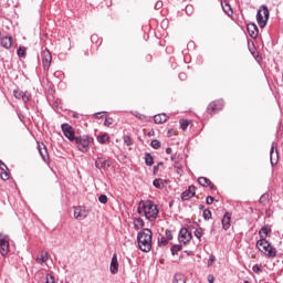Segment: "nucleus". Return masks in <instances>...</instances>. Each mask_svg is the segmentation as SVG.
Here are the masks:
<instances>
[{
	"instance_id": "0eeeda50",
	"label": "nucleus",
	"mask_w": 283,
	"mask_h": 283,
	"mask_svg": "<svg viewBox=\"0 0 283 283\" xmlns=\"http://www.w3.org/2000/svg\"><path fill=\"white\" fill-rule=\"evenodd\" d=\"M73 216L75 220H85V218L90 216V210L85 206H77V207H74Z\"/></svg>"
},
{
	"instance_id": "39448f33",
	"label": "nucleus",
	"mask_w": 283,
	"mask_h": 283,
	"mask_svg": "<svg viewBox=\"0 0 283 283\" xmlns=\"http://www.w3.org/2000/svg\"><path fill=\"white\" fill-rule=\"evenodd\" d=\"M270 12L269 7L261 6L256 12V21L260 28H266V21H269Z\"/></svg>"
},
{
	"instance_id": "412c9836",
	"label": "nucleus",
	"mask_w": 283,
	"mask_h": 283,
	"mask_svg": "<svg viewBox=\"0 0 283 283\" xmlns=\"http://www.w3.org/2000/svg\"><path fill=\"white\" fill-rule=\"evenodd\" d=\"M154 122L157 125H161V123H167V114L161 113L154 116Z\"/></svg>"
},
{
	"instance_id": "6ab92c4d",
	"label": "nucleus",
	"mask_w": 283,
	"mask_h": 283,
	"mask_svg": "<svg viewBox=\"0 0 283 283\" xmlns=\"http://www.w3.org/2000/svg\"><path fill=\"white\" fill-rule=\"evenodd\" d=\"M0 43L2 48H4L6 50H10L12 48V36H3L0 40Z\"/></svg>"
},
{
	"instance_id": "864d4df0",
	"label": "nucleus",
	"mask_w": 283,
	"mask_h": 283,
	"mask_svg": "<svg viewBox=\"0 0 283 283\" xmlns=\"http://www.w3.org/2000/svg\"><path fill=\"white\" fill-rule=\"evenodd\" d=\"M18 118L23 122V119L25 118V116H23L22 114H18Z\"/></svg>"
},
{
	"instance_id": "9b49d317",
	"label": "nucleus",
	"mask_w": 283,
	"mask_h": 283,
	"mask_svg": "<svg viewBox=\"0 0 283 283\" xmlns=\"http://www.w3.org/2000/svg\"><path fill=\"white\" fill-rule=\"evenodd\" d=\"M224 107V102L222 99H218L214 102H211L208 105L207 112L208 114H216V112H220Z\"/></svg>"
},
{
	"instance_id": "473e14b6",
	"label": "nucleus",
	"mask_w": 283,
	"mask_h": 283,
	"mask_svg": "<svg viewBox=\"0 0 283 283\" xmlns=\"http://www.w3.org/2000/svg\"><path fill=\"white\" fill-rule=\"evenodd\" d=\"M150 145H151L153 149H160L161 144H160V140L154 139V140H151Z\"/></svg>"
},
{
	"instance_id": "4be33fe9",
	"label": "nucleus",
	"mask_w": 283,
	"mask_h": 283,
	"mask_svg": "<svg viewBox=\"0 0 283 283\" xmlns=\"http://www.w3.org/2000/svg\"><path fill=\"white\" fill-rule=\"evenodd\" d=\"M153 185L156 189H165V185H167V180L158 178L153 181Z\"/></svg>"
},
{
	"instance_id": "4d7b16f0",
	"label": "nucleus",
	"mask_w": 283,
	"mask_h": 283,
	"mask_svg": "<svg viewBox=\"0 0 283 283\" xmlns=\"http://www.w3.org/2000/svg\"><path fill=\"white\" fill-rule=\"evenodd\" d=\"M171 151H172V149L170 148V147H168L167 149H166V154H171Z\"/></svg>"
},
{
	"instance_id": "0e129e2a",
	"label": "nucleus",
	"mask_w": 283,
	"mask_h": 283,
	"mask_svg": "<svg viewBox=\"0 0 283 283\" xmlns=\"http://www.w3.org/2000/svg\"><path fill=\"white\" fill-rule=\"evenodd\" d=\"M170 158H171V160H174V156H171Z\"/></svg>"
},
{
	"instance_id": "58836bf2",
	"label": "nucleus",
	"mask_w": 283,
	"mask_h": 283,
	"mask_svg": "<svg viewBox=\"0 0 283 283\" xmlns=\"http://www.w3.org/2000/svg\"><path fill=\"white\" fill-rule=\"evenodd\" d=\"M186 13H187L188 15L193 14V7H192L191 4H188V6L186 7Z\"/></svg>"
},
{
	"instance_id": "13d9d810",
	"label": "nucleus",
	"mask_w": 283,
	"mask_h": 283,
	"mask_svg": "<svg viewBox=\"0 0 283 283\" xmlns=\"http://www.w3.org/2000/svg\"><path fill=\"white\" fill-rule=\"evenodd\" d=\"M208 187H210V189H216V185H213L211 181H210V185Z\"/></svg>"
},
{
	"instance_id": "49530a36",
	"label": "nucleus",
	"mask_w": 283,
	"mask_h": 283,
	"mask_svg": "<svg viewBox=\"0 0 283 283\" xmlns=\"http://www.w3.org/2000/svg\"><path fill=\"white\" fill-rule=\"evenodd\" d=\"M112 123H113L112 118H106V119L104 120V125H105L106 127H109V125H112Z\"/></svg>"
},
{
	"instance_id": "b1692460",
	"label": "nucleus",
	"mask_w": 283,
	"mask_h": 283,
	"mask_svg": "<svg viewBox=\"0 0 283 283\" xmlns=\"http://www.w3.org/2000/svg\"><path fill=\"white\" fill-rule=\"evenodd\" d=\"M39 153L42 157V160H44V163H48V159L50 158L48 156V148L45 146H43V148H41V146H39Z\"/></svg>"
},
{
	"instance_id": "5fc2aeb1",
	"label": "nucleus",
	"mask_w": 283,
	"mask_h": 283,
	"mask_svg": "<svg viewBox=\"0 0 283 283\" xmlns=\"http://www.w3.org/2000/svg\"><path fill=\"white\" fill-rule=\"evenodd\" d=\"M264 200H266V196H261V198H260V202H264Z\"/></svg>"
},
{
	"instance_id": "2eb2a0df",
	"label": "nucleus",
	"mask_w": 283,
	"mask_h": 283,
	"mask_svg": "<svg viewBox=\"0 0 283 283\" xmlns=\"http://www.w3.org/2000/svg\"><path fill=\"white\" fill-rule=\"evenodd\" d=\"M109 271L112 275H116V273H118V255L116 253L112 256Z\"/></svg>"
},
{
	"instance_id": "bf43d9fd",
	"label": "nucleus",
	"mask_w": 283,
	"mask_h": 283,
	"mask_svg": "<svg viewBox=\"0 0 283 283\" xmlns=\"http://www.w3.org/2000/svg\"><path fill=\"white\" fill-rule=\"evenodd\" d=\"M96 39V35L91 36V41H94Z\"/></svg>"
},
{
	"instance_id": "393cba45",
	"label": "nucleus",
	"mask_w": 283,
	"mask_h": 283,
	"mask_svg": "<svg viewBox=\"0 0 283 283\" xmlns=\"http://www.w3.org/2000/svg\"><path fill=\"white\" fill-rule=\"evenodd\" d=\"M134 227L138 231L139 229H143V227H145V221L142 218H137L134 220Z\"/></svg>"
},
{
	"instance_id": "4468645a",
	"label": "nucleus",
	"mask_w": 283,
	"mask_h": 283,
	"mask_svg": "<svg viewBox=\"0 0 283 283\" xmlns=\"http://www.w3.org/2000/svg\"><path fill=\"white\" fill-rule=\"evenodd\" d=\"M193 196H196V186H189L188 189L181 193V200H191Z\"/></svg>"
},
{
	"instance_id": "052dcab7",
	"label": "nucleus",
	"mask_w": 283,
	"mask_h": 283,
	"mask_svg": "<svg viewBox=\"0 0 283 283\" xmlns=\"http://www.w3.org/2000/svg\"><path fill=\"white\" fill-rule=\"evenodd\" d=\"M163 163L157 164L158 167H161Z\"/></svg>"
},
{
	"instance_id": "c9c22d12",
	"label": "nucleus",
	"mask_w": 283,
	"mask_h": 283,
	"mask_svg": "<svg viewBox=\"0 0 283 283\" xmlns=\"http://www.w3.org/2000/svg\"><path fill=\"white\" fill-rule=\"evenodd\" d=\"M252 271H253V273H258V274L262 273V265L254 264L252 268Z\"/></svg>"
},
{
	"instance_id": "a18cd8bd",
	"label": "nucleus",
	"mask_w": 283,
	"mask_h": 283,
	"mask_svg": "<svg viewBox=\"0 0 283 283\" xmlns=\"http://www.w3.org/2000/svg\"><path fill=\"white\" fill-rule=\"evenodd\" d=\"M160 8H163V1H157L155 4V10H160Z\"/></svg>"
},
{
	"instance_id": "2f4dec72",
	"label": "nucleus",
	"mask_w": 283,
	"mask_h": 283,
	"mask_svg": "<svg viewBox=\"0 0 283 283\" xmlns=\"http://www.w3.org/2000/svg\"><path fill=\"white\" fill-rule=\"evenodd\" d=\"M18 56H20V59H25V46H20L17 51Z\"/></svg>"
},
{
	"instance_id": "680f3d73",
	"label": "nucleus",
	"mask_w": 283,
	"mask_h": 283,
	"mask_svg": "<svg viewBox=\"0 0 283 283\" xmlns=\"http://www.w3.org/2000/svg\"><path fill=\"white\" fill-rule=\"evenodd\" d=\"M168 134H171V130H168Z\"/></svg>"
},
{
	"instance_id": "3c124183",
	"label": "nucleus",
	"mask_w": 283,
	"mask_h": 283,
	"mask_svg": "<svg viewBox=\"0 0 283 283\" xmlns=\"http://www.w3.org/2000/svg\"><path fill=\"white\" fill-rule=\"evenodd\" d=\"M208 282H209V283L216 282V279L213 277V275H209V276H208Z\"/></svg>"
},
{
	"instance_id": "cd10ccee",
	"label": "nucleus",
	"mask_w": 283,
	"mask_h": 283,
	"mask_svg": "<svg viewBox=\"0 0 283 283\" xmlns=\"http://www.w3.org/2000/svg\"><path fill=\"white\" fill-rule=\"evenodd\" d=\"M145 164L148 167H151V165H154V157L151 156V154H149V153L145 154Z\"/></svg>"
},
{
	"instance_id": "603ef678",
	"label": "nucleus",
	"mask_w": 283,
	"mask_h": 283,
	"mask_svg": "<svg viewBox=\"0 0 283 283\" xmlns=\"http://www.w3.org/2000/svg\"><path fill=\"white\" fill-rule=\"evenodd\" d=\"M102 116H103V113H95V114H94V117H95V118H101Z\"/></svg>"
},
{
	"instance_id": "1a4fd4ad",
	"label": "nucleus",
	"mask_w": 283,
	"mask_h": 283,
	"mask_svg": "<svg viewBox=\"0 0 283 283\" xmlns=\"http://www.w3.org/2000/svg\"><path fill=\"white\" fill-rule=\"evenodd\" d=\"M43 70L48 72L52 65V53L48 49L41 52Z\"/></svg>"
},
{
	"instance_id": "6e6d98bb",
	"label": "nucleus",
	"mask_w": 283,
	"mask_h": 283,
	"mask_svg": "<svg viewBox=\"0 0 283 283\" xmlns=\"http://www.w3.org/2000/svg\"><path fill=\"white\" fill-rule=\"evenodd\" d=\"M158 166L156 165V166H154V174H158Z\"/></svg>"
},
{
	"instance_id": "de8ad7c7",
	"label": "nucleus",
	"mask_w": 283,
	"mask_h": 283,
	"mask_svg": "<svg viewBox=\"0 0 283 283\" xmlns=\"http://www.w3.org/2000/svg\"><path fill=\"white\" fill-rule=\"evenodd\" d=\"M180 81H187V74L186 73H179Z\"/></svg>"
},
{
	"instance_id": "f257e3e1",
	"label": "nucleus",
	"mask_w": 283,
	"mask_h": 283,
	"mask_svg": "<svg viewBox=\"0 0 283 283\" xmlns=\"http://www.w3.org/2000/svg\"><path fill=\"white\" fill-rule=\"evenodd\" d=\"M137 212L139 216H145L146 220H149V222H154L158 218L160 210H158V206H156L154 201L142 200L138 203Z\"/></svg>"
},
{
	"instance_id": "4c0bfd02",
	"label": "nucleus",
	"mask_w": 283,
	"mask_h": 283,
	"mask_svg": "<svg viewBox=\"0 0 283 283\" xmlns=\"http://www.w3.org/2000/svg\"><path fill=\"white\" fill-rule=\"evenodd\" d=\"M167 240H174V232L169 229L165 231Z\"/></svg>"
},
{
	"instance_id": "ddd939ff",
	"label": "nucleus",
	"mask_w": 283,
	"mask_h": 283,
	"mask_svg": "<svg viewBox=\"0 0 283 283\" xmlns=\"http://www.w3.org/2000/svg\"><path fill=\"white\" fill-rule=\"evenodd\" d=\"M276 144L272 143L271 150H270V161L271 165H277V159L280 158V153L275 149Z\"/></svg>"
},
{
	"instance_id": "8fccbe9b",
	"label": "nucleus",
	"mask_w": 283,
	"mask_h": 283,
	"mask_svg": "<svg viewBox=\"0 0 283 283\" xmlns=\"http://www.w3.org/2000/svg\"><path fill=\"white\" fill-rule=\"evenodd\" d=\"M1 178L3 180H9L10 179V175L8 172H4L3 175H1Z\"/></svg>"
},
{
	"instance_id": "f704fd0d",
	"label": "nucleus",
	"mask_w": 283,
	"mask_h": 283,
	"mask_svg": "<svg viewBox=\"0 0 283 283\" xmlns=\"http://www.w3.org/2000/svg\"><path fill=\"white\" fill-rule=\"evenodd\" d=\"M211 210H209V209H206V210H203V219L205 220H211Z\"/></svg>"
},
{
	"instance_id": "79ce46f5",
	"label": "nucleus",
	"mask_w": 283,
	"mask_h": 283,
	"mask_svg": "<svg viewBox=\"0 0 283 283\" xmlns=\"http://www.w3.org/2000/svg\"><path fill=\"white\" fill-rule=\"evenodd\" d=\"M124 143H125V145H127V147L132 146V137L124 136Z\"/></svg>"
},
{
	"instance_id": "f03ea898",
	"label": "nucleus",
	"mask_w": 283,
	"mask_h": 283,
	"mask_svg": "<svg viewBox=\"0 0 283 283\" xmlns=\"http://www.w3.org/2000/svg\"><path fill=\"white\" fill-rule=\"evenodd\" d=\"M151 230L147 228L137 233L138 249H140L143 253H149V251H151Z\"/></svg>"
},
{
	"instance_id": "a878e982",
	"label": "nucleus",
	"mask_w": 283,
	"mask_h": 283,
	"mask_svg": "<svg viewBox=\"0 0 283 283\" xmlns=\"http://www.w3.org/2000/svg\"><path fill=\"white\" fill-rule=\"evenodd\" d=\"M198 182L201 187H209V185H211V181L207 177H199Z\"/></svg>"
},
{
	"instance_id": "37998d69",
	"label": "nucleus",
	"mask_w": 283,
	"mask_h": 283,
	"mask_svg": "<svg viewBox=\"0 0 283 283\" xmlns=\"http://www.w3.org/2000/svg\"><path fill=\"white\" fill-rule=\"evenodd\" d=\"M213 262H216V256L214 255H210V258L208 260V265L211 266L213 264Z\"/></svg>"
},
{
	"instance_id": "09e8293b",
	"label": "nucleus",
	"mask_w": 283,
	"mask_h": 283,
	"mask_svg": "<svg viewBox=\"0 0 283 283\" xmlns=\"http://www.w3.org/2000/svg\"><path fill=\"white\" fill-rule=\"evenodd\" d=\"M134 116H136V118H139V120H143V118H145V115L140 113H135Z\"/></svg>"
},
{
	"instance_id": "c756f323",
	"label": "nucleus",
	"mask_w": 283,
	"mask_h": 283,
	"mask_svg": "<svg viewBox=\"0 0 283 283\" xmlns=\"http://www.w3.org/2000/svg\"><path fill=\"white\" fill-rule=\"evenodd\" d=\"M172 283H187L182 274H175Z\"/></svg>"
},
{
	"instance_id": "bb28decb",
	"label": "nucleus",
	"mask_w": 283,
	"mask_h": 283,
	"mask_svg": "<svg viewBox=\"0 0 283 283\" xmlns=\"http://www.w3.org/2000/svg\"><path fill=\"white\" fill-rule=\"evenodd\" d=\"M109 140V135L107 134H102L97 136V143H101V145H105Z\"/></svg>"
},
{
	"instance_id": "c03bdc74",
	"label": "nucleus",
	"mask_w": 283,
	"mask_h": 283,
	"mask_svg": "<svg viewBox=\"0 0 283 283\" xmlns=\"http://www.w3.org/2000/svg\"><path fill=\"white\" fill-rule=\"evenodd\" d=\"M213 200H214L213 197L208 196L207 199H206V203L207 205H213Z\"/></svg>"
},
{
	"instance_id": "72a5a7b5",
	"label": "nucleus",
	"mask_w": 283,
	"mask_h": 283,
	"mask_svg": "<svg viewBox=\"0 0 283 283\" xmlns=\"http://www.w3.org/2000/svg\"><path fill=\"white\" fill-rule=\"evenodd\" d=\"M202 233H203V230L202 228H198L195 230V238H197L198 240H200L202 238Z\"/></svg>"
},
{
	"instance_id": "ea45409f",
	"label": "nucleus",
	"mask_w": 283,
	"mask_h": 283,
	"mask_svg": "<svg viewBox=\"0 0 283 283\" xmlns=\"http://www.w3.org/2000/svg\"><path fill=\"white\" fill-rule=\"evenodd\" d=\"M98 200L102 205H107V197L105 195H101Z\"/></svg>"
},
{
	"instance_id": "f8f14e48",
	"label": "nucleus",
	"mask_w": 283,
	"mask_h": 283,
	"mask_svg": "<svg viewBox=\"0 0 283 283\" xmlns=\"http://www.w3.org/2000/svg\"><path fill=\"white\" fill-rule=\"evenodd\" d=\"M62 132L64 136L71 140V143H74L76 140V137L74 136V129L70 124H62Z\"/></svg>"
},
{
	"instance_id": "f3484780",
	"label": "nucleus",
	"mask_w": 283,
	"mask_h": 283,
	"mask_svg": "<svg viewBox=\"0 0 283 283\" xmlns=\"http://www.w3.org/2000/svg\"><path fill=\"white\" fill-rule=\"evenodd\" d=\"M221 224L224 231H229V229L231 228V213L229 212L224 213Z\"/></svg>"
},
{
	"instance_id": "423d86ee",
	"label": "nucleus",
	"mask_w": 283,
	"mask_h": 283,
	"mask_svg": "<svg viewBox=\"0 0 283 283\" xmlns=\"http://www.w3.org/2000/svg\"><path fill=\"white\" fill-rule=\"evenodd\" d=\"M10 253V235L0 233V255L6 258Z\"/></svg>"
},
{
	"instance_id": "9d476101",
	"label": "nucleus",
	"mask_w": 283,
	"mask_h": 283,
	"mask_svg": "<svg viewBox=\"0 0 283 283\" xmlns=\"http://www.w3.org/2000/svg\"><path fill=\"white\" fill-rule=\"evenodd\" d=\"M191 238H193V234H191L189 229L182 228L179 231V242H181V244H189V242H191Z\"/></svg>"
},
{
	"instance_id": "e433bc0d",
	"label": "nucleus",
	"mask_w": 283,
	"mask_h": 283,
	"mask_svg": "<svg viewBox=\"0 0 283 283\" xmlns=\"http://www.w3.org/2000/svg\"><path fill=\"white\" fill-rule=\"evenodd\" d=\"M179 124H180L181 129H184V130L187 129V127H189V122L187 119H181L179 122Z\"/></svg>"
},
{
	"instance_id": "aec40b11",
	"label": "nucleus",
	"mask_w": 283,
	"mask_h": 283,
	"mask_svg": "<svg viewBox=\"0 0 283 283\" xmlns=\"http://www.w3.org/2000/svg\"><path fill=\"white\" fill-rule=\"evenodd\" d=\"M269 233H271V226H263L259 231L260 240H266Z\"/></svg>"
},
{
	"instance_id": "a19ab883",
	"label": "nucleus",
	"mask_w": 283,
	"mask_h": 283,
	"mask_svg": "<svg viewBox=\"0 0 283 283\" xmlns=\"http://www.w3.org/2000/svg\"><path fill=\"white\" fill-rule=\"evenodd\" d=\"M159 244H163V247H167L169 244V241L167 238L161 237V239L159 240Z\"/></svg>"
},
{
	"instance_id": "5701e85b",
	"label": "nucleus",
	"mask_w": 283,
	"mask_h": 283,
	"mask_svg": "<svg viewBox=\"0 0 283 283\" xmlns=\"http://www.w3.org/2000/svg\"><path fill=\"white\" fill-rule=\"evenodd\" d=\"M50 260V254L48 252H42L40 256L36 258L38 264H45Z\"/></svg>"
},
{
	"instance_id": "7c9ffc66",
	"label": "nucleus",
	"mask_w": 283,
	"mask_h": 283,
	"mask_svg": "<svg viewBox=\"0 0 283 283\" xmlns=\"http://www.w3.org/2000/svg\"><path fill=\"white\" fill-rule=\"evenodd\" d=\"M222 8H223V12H226L228 17H231V14H233V10L231 9V6H229L228 3H226V6L222 4Z\"/></svg>"
},
{
	"instance_id": "c85d7f7f",
	"label": "nucleus",
	"mask_w": 283,
	"mask_h": 283,
	"mask_svg": "<svg viewBox=\"0 0 283 283\" xmlns=\"http://www.w3.org/2000/svg\"><path fill=\"white\" fill-rule=\"evenodd\" d=\"M171 255H178V252L182 251V245L176 244L170 248Z\"/></svg>"
},
{
	"instance_id": "dca6fc26",
	"label": "nucleus",
	"mask_w": 283,
	"mask_h": 283,
	"mask_svg": "<svg viewBox=\"0 0 283 283\" xmlns=\"http://www.w3.org/2000/svg\"><path fill=\"white\" fill-rule=\"evenodd\" d=\"M248 34H250L251 39H258L259 30L255 23H249L247 25Z\"/></svg>"
},
{
	"instance_id": "6e6552de",
	"label": "nucleus",
	"mask_w": 283,
	"mask_h": 283,
	"mask_svg": "<svg viewBox=\"0 0 283 283\" xmlns=\"http://www.w3.org/2000/svg\"><path fill=\"white\" fill-rule=\"evenodd\" d=\"M13 96L18 101H23V103H30V99L32 98V94L28 91H21L19 88L13 91Z\"/></svg>"
},
{
	"instance_id": "e2e57ef3",
	"label": "nucleus",
	"mask_w": 283,
	"mask_h": 283,
	"mask_svg": "<svg viewBox=\"0 0 283 283\" xmlns=\"http://www.w3.org/2000/svg\"><path fill=\"white\" fill-rule=\"evenodd\" d=\"M168 134H171V130H168Z\"/></svg>"
},
{
	"instance_id": "a211bd4d",
	"label": "nucleus",
	"mask_w": 283,
	"mask_h": 283,
	"mask_svg": "<svg viewBox=\"0 0 283 283\" xmlns=\"http://www.w3.org/2000/svg\"><path fill=\"white\" fill-rule=\"evenodd\" d=\"M96 169H105L106 167H112V163L107 159L97 158L95 161Z\"/></svg>"
},
{
	"instance_id": "20e7f679",
	"label": "nucleus",
	"mask_w": 283,
	"mask_h": 283,
	"mask_svg": "<svg viewBox=\"0 0 283 283\" xmlns=\"http://www.w3.org/2000/svg\"><path fill=\"white\" fill-rule=\"evenodd\" d=\"M74 143H76L78 150L85 154V151L90 150V145L94 143V138L87 135H84V136L76 137Z\"/></svg>"
},
{
	"instance_id": "7ed1b4c3",
	"label": "nucleus",
	"mask_w": 283,
	"mask_h": 283,
	"mask_svg": "<svg viewBox=\"0 0 283 283\" xmlns=\"http://www.w3.org/2000/svg\"><path fill=\"white\" fill-rule=\"evenodd\" d=\"M256 248L268 258H275V255H277V250H275L266 239H260L256 242Z\"/></svg>"
}]
</instances>
